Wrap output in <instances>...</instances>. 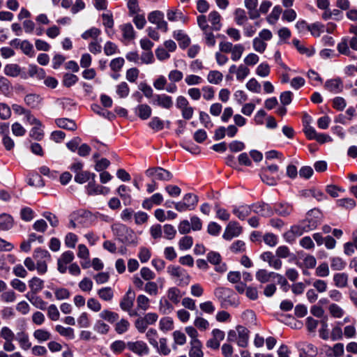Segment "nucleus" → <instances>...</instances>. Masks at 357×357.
<instances>
[{
    "mask_svg": "<svg viewBox=\"0 0 357 357\" xmlns=\"http://www.w3.org/2000/svg\"><path fill=\"white\" fill-rule=\"evenodd\" d=\"M114 235L117 240L126 245L136 246L138 243L137 236L131 229L121 223H116L112 227Z\"/></svg>",
    "mask_w": 357,
    "mask_h": 357,
    "instance_id": "1",
    "label": "nucleus"
},
{
    "mask_svg": "<svg viewBox=\"0 0 357 357\" xmlns=\"http://www.w3.org/2000/svg\"><path fill=\"white\" fill-rule=\"evenodd\" d=\"M167 273L178 286L185 287L190 282V276L185 270L179 266H169L167 267Z\"/></svg>",
    "mask_w": 357,
    "mask_h": 357,
    "instance_id": "2",
    "label": "nucleus"
},
{
    "mask_svg": "<svg viewBox=\"0 0 357 357\" xmlns=\"http://www.w3.org/2000/svg\"><path fill=\"white\" fill-rule=\"evenodd\" d=\"M215 296L223 306L236 305L234 291L227 287H218L215 289Z\"/></svg>",
    "mask_w": 357,
    "mask_h": 357,
    "instance_id": "3",
    "label": "nucleus"
},
{
    "mask_svg": "<svg viewBox=\"0 0 357 357\" xmlns=\"http://www.w3.org/2000/svg\"><path fill=\"white\" fill-rule=\"evenodd\" d=\"M146 175L151 178L153 181H170L173 175L167 169H165L160 167H151L145 172Z\"/></svg>",
    "mask_w": 357,
    "mask_h": 357,
    "instance_id": "4",
    "label": "nucleus"
},
{
    "mask_svg": "<svg viewBox=\"0 0 357 357\" xmlns=\"http://www.w3.org/2000/svg\"><path fill=\"white\" fill-rule=\"evenodd\" d=\"M127 347L130 351L140 356L149 354V347L146 342L142 340L128 342Z\"/></svg>",
    "mask_w": 357,
    "mask_h": 357,
    "instance_id": "5",
    "label": "nucleus"
},
{
    "mask_svg": "<svg viewBox=\"0 0 357 357\" xmlns=\"http://www.w3.org/2000/svg\"><path fill=\"white\" fill-rule=\"evenodd\" d=\"M207 260L211 264L215 266V271L220 273H224L227 271V265L222 263V257L220 253L215 251H210L207 254Z\"/></svg>",
    "mask_w": 357,
    "mask_h": 357,
    "instance_id": "6",
    "label": "nucleus"
},
{
    "mask_svg": "<svg viewBox=\"0 0 357 357\" xmlns=\"http://www.w3.org/2000/svg\"><path fill=\"white\" fill-rule=\"evenodd\" d=\"M213 337L206 341V345L208 348L212 349H218L220 345V342L225 338V332L215 328L212 331Z\"/></svg>",
    "mask_w": 357,
    "mask_h": 357,
    "instance_id": "7",
    "label": "nucleus"
},
{
    "mask_svg": "<svg viewBox=\"0 0 357 357\" xmlns=\"http://www.w3.org/2000/svg\"><path fill=\"white\" fill-rule=\"evenodd\" d=\"M242 232V228L236 222H230L225 228L222 235L224 239L230 241L234 237L238 236Z\"/></svg>",
    "mask_w": 357,
    "mask_h": 357,
    "instance_id": "8",
    "label": "nucleus"
},
{
    "mask_svg": "<svg viewBox=\"0 0 357 357\" xmlns=\"http://www.w3.org/2000/svg\"><path fill=\"white\" fill-rule=\"evenodd\" d=\"M151 103L167 109L172 108L173 106L172 97L166 94H156L153 96Z\"/></svg>",
    "mask_w": 357,
    "mask_h": 357,
    "instance_id": "9",
    "label": "nucleus"
},
{
    "mask_svg": "<svg viewBox=\"0 0 357 357\" xmlns=\"http://www.w3.org/2000/svg\"><path fill=\"white\" fill-rule=\"evenodd\" d=\"M86 193L89 195H106L109 192V188L96 183L95 179L89 182L86 186Z\"/></svg>",
    "mask_w": 357,
    "mask_h": 357,
    "instance_id": "10",
    "label": "nucleus"
},
{
    "mask_svg": "<svg viewBox=\"0 0 357 357\" xmlns=\"http://www.w3.org/2000/svg\"><path fill=\"white\" fill-rule=\"evenodd\" d=\"M252 206V211L261 216L270 217L273 215L274 211L272 208L266 203L258 202L253 204Z\"/></svg>",
    "mask_w": 357,
    "mask_h": 357,
    "instance_id": "11",
    "label": "nucleus"
},
{
    "mask_svg": "<svg viewBox=\"0 0 357 357\" xmlns=\"http://www.w3.org/2000/svg\"><path fill=\"white\" fill-rule=\"evenodd\" d=\"M324 88L333 93H339L343 90V82L340 77L328 79L324 84Z\"/></svg>",
    "mask_w": 357,
    "mask_h": 357,
    "instance_id": "12",
    "label": "nucleus"
},
{
    "mask_svg": "<svg viewBox=\"0 0 357 357\" xmlns=\"http://www.w3.org/2000/svg\"><path fill=\"white\" fill-rule=\"evenodd\" d=\"M135 294L132 289H128L126 295L120 302L121 308L126 312H129L133 306Z\"/></svg>",
    "mask_w": 357,
    "mask_h": 357,
    "instance_id": "13",
    "label": "nucleus"
},
{
    "mask_svg": "<svg viewBox=\"0 0 357 357\" xmlns=\"http://www.w3.org/2000/svg\"><path fill=\"white\" fill-rule=\"evenodd\" d=\"M238 333L237 344L241 347H246L249 340V331L243 326L236 327Z\"/></svg>",
    "mask_w": 357,
    "mask_h": 357,
    "instance_id": "14",
    "label": "nucleus"
},
{
    "mask_svg": "<svg viewBox=\"0 0 357 357\" xmlns=\"http://www.w3.org/2000/svg\"><path fill=\"white\" fill-rule=\"evenodd\" d=\"M251 211L252 206L250 205L234 206L232 207V213L241 220H245Z\"/></svg>",
    "mask_w": 357,
    "mask_h": 357,
    "instance_id": "15",
    "label": "nucleus"
},
{
    "mask_svg": "<svg viewBox=\"0 0 357 357\" xmlns=\"http://www.w3.org/2000/svg\"><path fill=\"white\" fill-rule=\"evenodd\" d=\"M274 211L278 215L287 217L292 213L293 206L288 203H279L275 205Z\"/></svg>",
    "mask_w": 357,
    "mask_h": 357,
    "instance_id": "16",
    "label": "nucleus"
},
{
    "mask_svg": "<svg viewBox=\"0 0 357 357\" xmlns=\"http://www.w3.org/2000/svg\"><path fill=\"white\" fill-rule=\"evenodd\" d=\"M245 6L248 10L250 19L255 20L259 17V13L257 9L258 0H245Z\"/></svg>",
    "mask_w": 357,
    "mask_h": 357,
    "instance_id": "17",
    "label": "nucleus"
},
{
    "mask_svg": "<svg viewBox=\"0 0 357 357\" xmlns=\"http://www.w3.org/2000/svg\"><path fill=\"white\" fill-rule=\"evenodd\" d=\"M14 220L11 215L7 213L0 215V230L8 231L13 227Z\"/></svg>",
    "mask_w": 357,
    "mask_h": 357,
    "instance_id": "18",
    "label": "nucleus"
},
{
    "mask_svg": "<svg viewBox=\"0 0 357 357\" xmlns=\"http://www.w3.org/2000/svg\"><path fill=\"white\" fill-rule=\"evenodd\" d=\"M190 345L189 357H204L202 343L201 341L194 340V342H190Z\"/></svg>",
    "mask_w": 357,
    "mask_h": 357,
    "instance_id": "19",
    "label": "nucleus"
},
{
    "mask_svg": "<svg viewBox=\"0 0 357 357\" xmlns=\"http://www.w3.org/2000/svg\"><path fill=\"white\" fill-rule=\"evenodd\" d=\"M55 123L58 127L68 130H75L77 125L73 120L67 118H59L55 120Z\"/></svg>",
    "mask_w": 357,
    "mask_h": 357,
    "instance_id": "20",
    "label": "nucleus"
},
{
    "mask_svg": "<svg viewBox=\"0 0 357 357\" xmlns=\"http://www.w3.org/2000/svg\"><path fill=\"white\" fill-rule=\"evenodd\" d=\"M25 296L36 307L42 310L46 309L47 303L44 301L40 296H36V294H30V293L26 294Z\"/></svg>",
    "mask_w": 357,
    "mask_h": 357,
    "instance_id": "21",
    "label": "nucleus"
},
{
    "mask_svg": "<svg viewBox=\"0 0 357 357\" xmlns=\"http://www.w3.org/2000/svg\"><path fill=\"white\" fill-rule=\"evenodd\" d=\"M120 29L122 31L123 37L125 40L130 41L135 38V31L130 23L122 24L120 26Z\"/></svg>",
    "mask_w": 357,
    "mask_h": 357,
    "instance_id": "22",
    "label": "nucleus"
},
{
    "mask_svg": "<svg viewBox=\"0 0 357 357\" xmlns=\"http://www.w3.org/2000/svg\"><path fill=\"white\" fill-rule=\"evenodd\" d=\"M173 36L178 42L181 48L185 49L189 45L190 40L182 31H174Z\"/></svg>",
    "mask_w": 357,
    "mask_h": 357,
    "instance_id": "23",
    "label": "nucleus"
},
{
    "mask_svg": "<svg viewBox=\"0 0 357 357\" xmlns=\"http://www.w3.org/2000/svg\"><path fill=\"white\" fill-rule=\"evenodd\" d=\"M183 294L184 293L182 294L181 290L175 287L169 288L167 291L168 299L174 304H178L180 302Z\"/></svg>",
    "mask_w": 357,
    "mask_h": 357,
    "instance_id": "24",
    "label": "nucleus"
},
{
    "mask_svg": "<svg viewBox=\"0 0 357 357\" xmlns=\"http://www.w3.org/2000/svg\"><path fill=\"white\" fill-rule=\"evenodd\" d=\"M29 286L31 293L30 294H36L41 291L44 287V282L37 277H33L29 281Z\"/></svg>",
    "mask_w": 357,
    "mask_h": 357,
    "instance_id": "25",
    "label": "nucleus"
},
{
    "mask_svg": "<svg viewBox=\"0 0 357 357\" xmlns=\"http://www.w3.org/2000/svg\"><path fill=\"white\" fill-rule=\"evenodd\" d=\"M95 178L96 174L88 171H82L81 172L76 174L75 176V181L79 184H83L89 180L91 181Z\"/></svg>",
    "mask_w": 357,
    "mask_h": 357,
    "instance_id": "26",
    "label": "nucleus"
},
{
    "mask_svg": "<svg viewBox=\"0 0 357 357\" xmlns=\"http://www.w3.org/2000/svg\"><path fill=\"white\" fill-rule=\"evenodd\" d=\"M221 15L218 11L213 10L208 15V21L212 25V29L215 31H219L222 26L220 23Z\"/></svg>",
    "mask_w": 357,
    "mask_h": 357,
    "instance_id": "27",
    "label": "nucleus"
},
{
    "mask_svg": "<svg viewBox=\"0 0 357 357\" xmlns=\"http://www.w3.org/2000/svg\"><path fill=\"white\" fill-rule=\"evenodd\" d=\"M33 336L38 342L48 341L52 337L51 333L47 330L43 328L36 330L33 333Z\"/></svg>",
    "mask_w": 357,
    "mask_h": 357,
    "instance_id": "28",
    "label": "nucleus"
},
{
    "mask_svg": "<svg viewBox=\"0 0 357 357\" xmlns=\"http://www.w3.org/2000/svg\"><path fill=\"white\" fill-rule=\"evenodd\" d=\"M41 100L42 98L40 96L35 93H30L24 97L26 104L31 108L38 107L40 105Z\"/></svg>",
    "mask_w": 357,
    "mask_h": 357,
    "instance_id": "29",
    "label": "nucleus"
},
{
    "mask_svg": "<svg viewBox=\"0 0 357 357\" xmlns=\"http://www.w3.org/2000/svg\"><path fill=\"white\" fill-rule=\"evenodd\" d=\"M333 281L337 287H346L348 283V275L345 273H335L333 276Z\"/></svg>",
    "mask_w": 357,
    "mask_h": 357,
    "instance_id": "30",
    "label": "nucleus"
},
{
    "mask_svg": "<svg viewBox=\"0 0 357 357\" xmlns=\"http://www.w3.org/2000/svg\"><path fill=\"white\" fill-rule=\"evenodd\" d=\"M136 113L140 119L145 120L151 116V108L148 105L142 104L137 107Z\"/></svg>",
    "mask_w": 357,
    "mask_h": 357,
    "instance_id": "31",
    "label": "nucleus"
},
{
    "mask_svg": "<svg viewBox=\"0 0 357 357\" xmlns=\"http://www.w3.org/2000/svg\"><path fill=\"white\" fill-rule=\"evenodd\" d=\"M99 317L101 319L109 322L110 324L116 322L119 318V316L116 312L110 311L109 310H102L99 314Z\"/></svg>",
    "mask_w": 357,
    "mask_h": 357,
    "instance_id": "32",
    "label": "nucleus"
},
{
    "mask_svg": "<svg viewBox=\"0 0 357 357\" xmlns=\"http://www.w3.org/2000/svg\"><path fill=\"white\" fill-rule=\"evenodd\" d=\"M3 71L7 76L15 77L20 74L21 68L17 64L10 63L4 67Z\"/></svg>",
    "mask_w": 357,
    "mask_h": 357,
    "instance_id": "33",
    "label": "nucleus"
},
{
    "mask_svg": "<svg viewBox=\"0 0 357 357\" xmlns=\"http://www.w3.org/2000/svg\"><path fill=\"white\" fill-rule=\"evenodd\" d=\"M223 79V75L218 70H211L207 75V81L212 84H219Z\"/></svg>",
    "mask_w": 357,
    "mask_h": 357,
    "instance_id": "34",
    "label": "nucleus"
},
{
    "mask_svg": "<svg viewBox=\"0 0 357 357\" xmlns=\"http://www.w3.org/2000/svg\"><path fill=\"white\" fill-rule=\"evenodd\" d=\"M274 272H268L266 269H259L256 272V279L261 283L268 282L273 278Z\"/></svg>",
    "mask_w": 357,
    "mask_h": 357,
    "instance_id": "35",
    "label": "nucleus"
},
{
    "mask_svg": "<svg viewBox=\"0 0 357 357\" xmlns=\"http://www.w3.org/2000/svg\"><path fill=\"white\" fill-rule=\"evenodd\" d=\"M17 340L22 349L27 350L31 348V343L30 342L29 335L26 333L24 332L17 333Z\"/></svg>",
    "mask_w": 357,
    "mask_h": 357,
    "instance_id": "36",
    "label": "nucleus"
},
{
    "mask_svg": "<svg viewBox=\"0 0 357 357\" xmlns=\"http://www.w3.org/2000/svg\"><path fill=\"white\" fill-rule=\"evenodd\" d=\"M172 336H173L174 342V344L172 346L174 349H176V344L177 345H183L185 344L186 336H185V333H183L181 331H175L172 333Z\"/></svg>",
    "mask_w": 357,
    "mask_h": 357,
    "instance_id": "37",
    "label": "nucleus"
},
{
    "mask_svg": "<svg viewBox=\"0 0 357 357\" xmlns=\"http://www.w3.org/2000/svg\"><path fill=\"white\" fill-rule=\"evenodd\" d=\"M55 330L61 335L66 337L70 340H73L75 338L74 330L72 328H65L61 325H56L55 326Z\"/></svg>",
    "mask_w": 357,
    "mask_h": 357,
    "instance_id": "38",
    "label": "nucleus"
},
{
    "mask_svg": "<svg viewBox=\"0 0 357 357\" xmlns=\"http://www.w3.org/2000/svg\"><path fill=\"white\" fill-rule=\"evenodd\" d=\"M167 19L171 22H174L178 20H180L183 21V22H185L187 20V17L182 13V12L176 10H169L167 13Z\"/></svg>",
    "mask_w": 357,
    "mask_h": 357,
    "instance_id": "39",
    "label": "nucleus"
},
{
    "mask_svg": "<svg viewBox=\"0 0 357 357\" xmlns=\"http://www.w3.org/2000/svg\"><path fill=\"white\" fill-rule=\"evenodd\" d=\"M98 295L102 300L110 301L114 297V292L111 287H107L99 289L98 291Z\"/></svg>",
    "mask_w": 357,
    "mask_h": 357,
    "instance_id": "40",
    "label": "nucleus"
},
{
    "mask_svg": "<svg viewBox=\"0 0 357 357\" xmlns=\"http://www.w3.org/2000/svg\"><path fill=\"white\" fill-rule=\"evenodd\" d=\"M160 354L167 356L170 354V349L167 346V340L165 337H162L158 342V347H155Z\"/></svg>",
    "mask_w": 357,
    "mask_h": 357,
    "instance_id": "41",
    "label": "nucleus"
},
{
    "mask_svg": "<svg viewBox=\"0 0 357 357\" xmlns=\"http://www.w3.org/2000/svg\"><path fill=\"white\" fill-rule=\"evenodd\" d=\"M244 46L242 44H236L232 48L231 53V59L234 61L239 60L244 52Z\"/></svg>",
    "mask_w": 357,
    "mask_h": 357,
    "instance_id": "42",
    "label": "nucleus"
},
{
    "mask_svg": "<svg viewBox=\"0 0 357 357\" xmlns=\"http://www.w3.org/2000/svg\"><path fill=\"white\" fill-rule=\"evenodd\" d=\"M183 201L188 207L189 210L195 208L198 202V197L192 193H188L183 197Z\"/></svg>",
    "mask_w": 357,
    "mask_h": 357,
    "instance_id": "43",
    "label": "nucleus"
},
{
    "mask_svg": "<svg viewBox=\"0 0 357 357\" xmlns=\"http://www.w3.org/2000/svg\"><path fill=\"white\" fill-rule=\"evenodd\" d=\"M331 267L335 271H341L346 266V262L340 257H333L330 259Z\"/></svg>",
    "mask_w": 357,
    "mask_h": 357,
    "instance_id": "44",
    "label": "nucleus"
},
{
    "mask_svg": "<svg viewBox=\"0 0 357 357\" xmlns=\"http://www.w3.org/2000/svg\"><path fill=\"white\" fill-rule=\"evenodd\" d=\"M321 328L319 330V337L324 340H328L330 338L328 325L326 319L321 321Z\"/></svg>",
    "mask_w": 357,
    "mask_h": 357,
    "instance_id": "45",
    "label": "nucleus"
},
{
    "mask_svg": "<svg viewBox=\"0 0 357 357\" xmlns=\"http://www.w3.org/2000/svg\"><path fill=\"white\" fill-rule=\"evenodd\" d=\"M305 195L306 196L312 195L319 202L324 201L327 198L326 195L321 190L317 188H312L306 190Z\"/></svg>",
    "mask_w": 357,
    "mask_h": 357,
    "instance_id": "46",
    "label": "nucleus"
},
{
    "mask_svg": "<svg viewBox=\"0 0 357 357\" xmlns=\"http://www.w3.org/2000/svg\"><path fill=\"white\" fill-rule=\"evenodd\" d=\"M164 19V13L160 10H154L149 13L148 20L153 24H157Z\"/></svg>",
    "mask_w": 357,
    "mask_h": 357,
    "instance_id": "47",
    "label": "nucleus"
},
{
    "mask_svg": "<svg viewBox=\"0 0 357 357\" xmlns=\"http://www.w3.org/2000/svg\"><path fill=\"white\" fill-rule=\"evenodd\" d=\"M252 45L253 49L259 53H263L267 47V44L259 37H256L253 39Z\"/></svg>",
    "mask_w": 357,
    "mask_h": 357,
    "instance_id": "48",
    "label": "nucleus"
},
{
    "mask_svg": "<svg viewBox=\"0 0 357 357\" xmlns=\"http://www.w3.org/2000/svg\"><path fill=\"white\" fill-rule=\"evenodd\" d=\"M174 328V322L170 317H163L160 321V329L162 331H168Z\"/></svg>",
    "mask_w": 357,
    "mask_h": 357,
    "instance_id": "49",
    "label": "nucleus"
},
{
    "mask_svg": "<svg viewBox=\"0 0 357 357\" xmlns=\"http://www.w3.org/2000/svg\"><path fill=\"white\" fill-rule=\"evenodd\" d=\"M127 6L130 16H133L141 12L138 0H127Z\"/></svg>",
    "mask_w": 357,
    "mask_h": 357,
    "instance_id": "50",
    "label": "nucleus"
},
{
    "mask_svg": "<svg viewBox=\"0 0 357 357\" xmlns=\"http://www.w3.org/2000/svg\"><path fill=\"white\" fill-rule=\"evenodd\" d=\"M146 337L151 345L153 347H158V332L155 329H149L146 332Z\"/></svg>",
    "mask_w": 357,
    "mask_h": 357,
    "instance_id": "51",
    "label": "nucleus"
},
{
    "mask_svg": "<svg viewBox=\"0 0 357 357\" xmlns=\"http://www.w3.org/2000/svg\"><path fill=\"white\" fill-rule=\"evenodd\" d=\"M10 89V83L8 79L3 76H0V92L5 96H8Z\"/></svg>",
    "mask_w": 357,
    "mask_h": 357,
    "instance_id": "52",
    "label": "nucleus"
},
{
    "mask_svg": "<svg viewBox=\"0 0 357 357\" xmlns=\"http://www.w3.org/2000/svg\"><path fill=\"white\" fill-rule=\"evenodd\" d=\"M193 244V239L191 236H185L181 238L178 242L180 250H189Z\"/></svg>",
    "mask_w": 357,
    "mask_h": 357,
    "instance_id": "53",
    "label": "nucleus"
},
{
    "mask_svg": "<svg viewBox=\"0 0 357 357\" xmlns=\"http://www.w3.org/2000/svg\"><path fill=\"white\" fill-rule=\"evenodd\" d=\"M130 327V323L125 319H121L115 325V331L118 334L126 333Z\"/></svg>",
    "mask_w": 357,
    "mask_h": 357,
    "instance_id": "54",
    "label": "nucleus"
},
{
    "mask_svg": "<svg viewBox=\"0 0 357 357\" xmlns=\"http://www.w3.org/2000/svg\"><path fill=\"white\" fill-rule=\"evenodd\" d=\"M129 92H130V89L126 82H123L120 83L119 85H117L116 93L118 94V96L120 98H124L127 97L129 94Z\"/></svg>",
    "mask_w": 357,
    "mask_h": 357,
    "instance_id": "55",
    "label": "nucleus"
},
{
    "mask_svg": "<svg viewBox=\"0 0 357 357\" xmlns=\"http://www.w3.org/2000/svg\"><path fill=\"white\" fill-rule=\"evenodd\" d=\"M281 13L282 8L280 6H275L267 18L268 22L270 24H274L279 19Z\"/></svg>",
    "mask_w": 357,
    "mask_h": 357,
    "instance_id": "56",
    "label": "nucleus"
},
{
    "mask_svg": "<svg viewBox=\"0 0 357 357\" xmlns=\"http://www.w3.org/2000/svg\"><path fill=\"white\" fill-rule=\"evenodd\" d=\"M100 34V30L96 27H92L91 29L84 31L82 34V38L84 40H87L89 38H93L96 40L97 38Z\"/></svg>",
    "mask_w": 357,
    "mask_h": 357,
    "instance_id": "57",
    "label": "nucleus"
},
{
    "mask_svg": "<svg viewBox=\"0 0 357 357\" xmlns=\"http://www.w3.org/2000/svg\"><path fill=\"white\" fill-rule=\"evenodd\" d=\"M20 49L23 52L24 54L29 56H33L34 51L33 45L29 43L28 40H24L22 41V45L20 46Z\"/></svg>",
    "mask_w": 357,
    "mask_h": 357,
    "instance_id": "58",
    "label": "nucleus"
},
{
    "mask_svg": "<svg viewBox=\"0 0 357 357\" xmlns=\"http://www.w3.org/2000/svg\"><path fill=\"white\" fill-rule=\"evenodd\" d=\"M149 126L153 130L160 131L164 128V121L160 120L159 117L155 116L151 119Z\"/></svg>",
    "mask_w": 357,
    "mask_h": 357,
    "instance_id": "59",
    "label": "nucleus"
},
{
    "mask_svg": "<svg viewBox=\"0 0 357 357\" xmlns=\"http://www.w3.org/2000/svg\"><path fill=\"white\" fill-rule=\"evenodd\" d=\"M42 126H35L29 132L31 137L36 140H41L44 136V132L41 128Z\"/></svg>",
    "mask_w": 357,
    "mask_h": 357,
    "instance_id": "60",
    "label": "nucleus"
},
{
    "mask_svg": "<svg viewBox=\"0 0 357 357\" xmlns=\"http://www.w3.org/2000/svg\"><path fill=\"white\" fill-rule=\"evenodd\" d=\"M109 326L103 322L102 321H97L93 326V329L96 332L100 334H106L109 331Z\"/></svg>",
    "mask_w": 357,
    "mask_h": 357,
    "instance_id": "61",
    "label": "nucleus"
},
{
    "mask_svg": "<svg viewBox=\"0 0 357 357\" xmlns=\"http://www.w3.org/2000/svg\"><path fill=\"white\" fill-rule=\"evenodd\" d=\"M137 307L142 310H146L149 307V299L144 295H139L137 298Z\"/></svg>",
    "mask_w": 357,
    "mask_h": 357,
    "instance_id": "62",
    "label": "nucleus"
},
{
    "mask_svg": "<svg viewBox=\"0 0 357 357\" xmlns=\"http://www.w3.org/2000/svg\"><path fill=\"white\" fill-rule=\"evenodd\" d=\"M328 310L331 316L335 318H341L344 315V310L335 303L330 305Z\"/></svg>",
    "mask_w": 357,
    "mask_h": 357,
    "instance_id": "63",
    "label": "nucleus"
},
{
    "mask_svg": "<svg viewBox=\"0 0 357 357\" xmlns=\"http://www.w3.org/2000/svg\"><path fill=\"white\" fill-rule=\"evenodd\" d=\"M127 347V344L123 340H116L110 345L111 350L116 354L121 353Z\"/></svg>",
    "mask_w": 357,
    "mask_h": 357,
    "instance_id": "64",
    "label": "nucleus"
}]
</instances>
